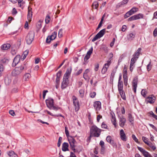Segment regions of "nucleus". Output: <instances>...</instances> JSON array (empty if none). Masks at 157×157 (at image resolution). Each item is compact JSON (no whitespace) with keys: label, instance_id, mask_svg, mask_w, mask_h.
<instances>
[{"label":"nucleus","instance_id":"ddd939ff","mask_svg":"<svg viewBox=\"0 0 157 157\" xmlns=\"http://www.w3.org/2000/svg\"><path fill=\"white\" fill-rule=\"evenodd\" d=\"M138 82V80L137 77H135L134 78L132 82V86L133 88L134 91L135 93L136 92Z\"/></svg>","mask_w":157,"mask_h":157},{"label":"nucleus","instance_id":"b1692460","mask_svg":"<svg viewBox=\"0 0 157 157\" xmlns=\"http://www.w3.org/2000/svg\"><path fill=\"white\" fill-rule=\"evenodd\" d=\"M7 153L10 157H17V155L12 151H8Z\"/></svg>","mask_w":157,"mask_h":157},{"label":"nucleus","instance_id":"f8f14e48","mask_svg":"<svg viewBox=\"0 0 157 157\" xmlns=\"http://www.w3.org/2000/svg\"><path fill=\"white\" fill-rule=\"evenodd\" d=\"M110 60H108L107 63H105V64L104 66L103 67L101 70V73L102 74H105L108 68H109V67L110 64Z\"/></svg>","mask_w":157,"mask_h":157},{"label":"nucleus","instance_id":"a18cd8bd","mask_svg":"<svg viewBox=\"0 0 157 157\" xmlns=\"http://www.w3.org/2000/svg\"><path fill=\"white\" fill-rule=\"evenodd\" d=\"M62 140V138L61 137H59L58 141V143H57V146L58 147H59L60 146L61 142V140Z\"/></svg>","mask_w":157,"mask_h":157},{"label":"nucleus","instance_id":"9b49d317","mask_svg":"<svg viewBox=\"0 0 157 157\" xmlns=\"http://www.w3.org/2000/svg\"><path fill=\"white\" fill-rule=\"evenodd\" d=\"M57 33L56 32H54L52 33V35L50 36H48L46 39V42L48 43L50 42L51 41L54 40L56 37Z\"/></svg>","mask_w":157,"mask_h":157},{"label":"nucleus","instance_id":"c03bdc74","mask_svg":"<svg viewBox=\"0 0 157 157\" xmlns=\"http://www.w3.org/2000/svg\"><path fill=\"white\" fill-rule=\"evenodd\" d=\"M137 59L138 58H137L134 57L133 56V57L132 58V59H131L130 62L132 63H132H133V64H134V63H135V62L136 61Z\"/></svg>","mask_w":157,"mask_h":157},{"label":"nucleus","instance_id":"c85d7f7f","mask_svg":"<svg viewBox=\"0 0 157 157\" xmlns=\"http://www.w3.org/2000/svg\"><path fill=\"white\" fill-rule=\"evenodd\" d=\"M28 53L29 51L28 50H26L24 52L23 54L21 56V59L22 60H23L25 58Z\"/></svg>","mask_w":157,"mask_h":157},{"label":"nucleus","instance_id":"6ab92c4d","mask_svg":"<svg viewBox=\"0 0 157 157\" xmlns=\"http://www.w3.org/2000/svg\"><path fill=\"white\" fill-rule=\"evenodd\" d=\"M136 34L135 32H133L128 34L127 38L128 40L131 41L133 40L135 37Z\"/></svg>","mask_w":157,"mask_h":157},{"label":"nucleus","instance_id":"c9c22d12","mask_svg":"<svg viewBox=\"0 0 157 157\" xmlns=\"http://www.w3.org/2000/svg\"><path fill=\"white\" fill-rule=\"evenodd\" d=\"M142 138L144 142L147 145L150 142L148 141L147 138L143 136Z\"/></svg>","mask_w":157,"mask_h":157},{"label":"nucleus","instance_id":"423d86ee","mask_svg":"<svg viewBox=\"0 0 157 157\" xmlns=\"http://www.w3.org/2000/svg\"><path fill=\"white\" fill-rule=\"evenodd\" d=\"M118 91L121 97L124 100H126L125 93L124 90H123V82H118Z\"/></svg>","mask_w":157,"mask_h":157},{"label":"nucleus","instance_id":"dca6fc26","mask_svg":"<svg viewBox=\"0 0 157 157\" xmlns=\"http://www.w3.org/2000/svg\"><path fill=\"white\" fill-rule=\"evenodd\" d=\"M120 135V136L122 140L124 141H126L127 137L123 129L121 130Z\"/></svg>","mask_w":157,"mask_h":157},{"label":"nucleus","instance_id":"412c9836","mask_svg":"<svg viewBox=\"0 0 157 157\" xmlns=\"http://www.w3.org/2000/svg\"><path fill=\"white\" fill-rule=\"evenodd\" d=\"M147 100L148 102L151 104L155 102V98L154 96L153 97H152V95H151L147 97Z\"/></svg>","mask_w":157,"mask_h":157},{"label":"nucleus","instance_id":"4468645a","mask_svg":"<svg viewBox=\"0 0 157 157\" xmlns=\"http://www.w3.org/2000/svg\"><path fill=\"white\" fill-rule=\"evenodd\" d=\"M21 59L20 56L17 55L14 58L13 62L12 63V66L13 67L15 66L19 62Z\"/></svg>","mask_w":157,"mask_h":157},{"label":"nucleus","instance_id":"3c124183","mask_svg":"<svg viewBox=\"0 0 157 157\" xmlns=\"http://www.w3.org/2000/svg\"><path fill=\"white\" fill-rule=\"evenodd\" d=\"M150 114L151 115V116L155 118L156 120H157V116L155 115L152 112H151L150 113Z\"/></svg>","mask_w":157,"mask_h":157},{"label":"nucleus","instance_id":"680f3d73","mask_svg":"<svg viewBox=\"0 0 157 157\" xmlns=\"http://www.w3.org/2000/svg\"><path fill=\"white\" fill-rule=\"evenodd\" d=\"M102 118V116L101 115H98L97 117V120L98 122H99L100 119L101 118Z\"/></svg>","mask_w":157,"mask_h":157},{"label":"nucleus","instance_id":"cd10ccee","mask_svg":"<svg viewBox=\"0 0 157 157\" xmlns=\"http://www.w3.org/2000/svg\"><path fill=\"white\" fill-rule=\"evenodd\" d=\"M147 145L154 151L156 149V147H155V144L152 143L151 142H149L148 144H147Z\"/></svg>","mask_w":157,"mask_h":157},{"label":"nucleus","instance_id":"a878e982","mask_svg":"<svg viewBox=\"0 0 157 157\" xmlns=\"http://www.w3.org/2000/svg\"><path fill=\"white\" fill-rule=\"evenodd\" d=\"M30 77V74L29 73H26L24 75L23 79L25 81H28Z\"/></svg>","mask_w":157,"mask_h":157},{"label":"nucleus","instance_id":"0e129e2a","mask_svg":"<svg viewBox=\"0 0 157 157\" xmlns=\"http://www.w3.org/2000/svg\"><path fill=\"white\" fill-rule=\"evenodd\" d=\"M134 20H135L134 16L130 17L128 19V21H131Z\"/></svg>","mask_w":157,"mask_h":157},{"label":"nucleus","instance_id":"13d9d810","mask_svg":"<svg viewBox=\"0 0 157 157\" xmlns=\"http://www.w3.org/2000/svg\"><path fill=\"white\" fill-rule=\"evenodd\" d=\"M60 78H56V82L57 85L56 86V87L57 88V85H58L59 83Z\"/></svg>","mask_w":157,"mask_h":157},{"label":"nucleus","instance_id":"7ed1b4c3","mask_svg":"<svg viewBox=\"0 0 157 157\" xmlns=\"http://www.w3.org/2000/svg\"><path fill=\"white\" fill-rule=\"evenodd\" d=\"M26 63L22 64L20 66L15 67L12 72L13 76H16L20 75L22 72L26 69Z\"/></svg>","mask_w":157,"mask_h":157},{"label":"nucleus","instance_id":"2eb2a0df","mask_svg":"<svg viewBox=\"0 0 157 157\" xmlns=\"http://www.w3.org/2000/svg\"><path fill=\"white\" fill-rule=\"evenodd\" d=\"M101 104L100 102L96 101L94 104V106L96 111H98L101 108Z\"/></svg>","mask_w":157,"mask_h":157},{"label":"nucleus","instance_id":"bf43d9fd","mask_svg":"<svg viewBox=\"0 0 157 157\" xmlns=\"http://www.w3.org/2000/svg\"><path fill=\"white\" fill-rule=\"evenodd\" d=\"M82 71V69H80L76 73H75V75H78L81 73Z\"/></svg>","mask_w":157,"mask_h":157},{"label":"nucleus","instance_id":"1a4fd4ad","mask_svg":"<svg viewBox=\"0 0 157 157\" xmlns=\"http://www.w3.org/2000/svg\"><path fill=\"white\" fill-rule=\"evenodd\" d=\"M105 29L101 30L92 39V41L94 42L98 39L102 37L105 34Z\"/></svg>","mask_w":157,"mask_h":157},{"label":"nucleus","instance_id":"393cba45","mask_svg":"<svg viewBox=\"0 0 157 157\" xmlns=\"http://www.w3.org/2000/svg\"><path fill=\"white\" fill-rule=\"evenodd\" d=\"M141 50V48H139L136 51L135 54L133 55V57H134L137 58H138Z\"/></svg>","mask_w":157,"mask_h":157},{"label":"nucleus","instance_id":"4be33fe9","mask_svg":"<svg viewBox=\"0 0 157 157\" xmlns=\"http://www.w3.org/2000/svg\"><path fill=\"white\" fill-rule=\"evenodd\" d=\"M107 142L109 143L112 145H113L114 144V141L112 139V137L110 136H108L106 139Z\"/></svg>","mask_w":157,"mask_h":157},{"label":"nucleus","instance_id":"39448f33","mask_svg":"<svg viewBox=\"0 0 157 157\" xmlns=\"http://www.w3.org/2000/svg\"><path fill=\"white\" fill-rule=\"evenodd\" d=\"M101 132V130L95 125L92 126L90 129V134L93 136L99 137Z\"/></svg>","mask_w":157,"mask_h":157},{"label":"nucleus","instance_id":"4d7b16f0","mask_svg":"<svg viewBox=\"0 0 157 157\" xmlns=\"http://www.w3.org/2000/svg\"><path fill=\"white\" fill-rule=\"evenodd\" d=\"M99 67V65L98 64H97L95 65V68H94V70L95 71H97L98 70V68Z\"/></svg>","mask_w":157,"mask_h":157},{"label":"nucleus","instance_id":"2f4dec72","mask_svg":"<svg viewBox=\"0 0 157 157\" xmlns=\"http://www.w3.org/2000/svg\"><path fill=\"white\" fill-rule=\"evenodd\" d=\"M135 17V20L140 19L141 18H143L144 16L141 14H139L136 15H134Z\"/></svg>","mask_w":157,"mask_h":157},{"label":"nucleus","instance_id":"a211bd4d","mask_svg":"<svg viewBox=\"0 0 157 157\" xmlns=\"http://www.w3.org/2000/svg\"><path fill=\"white\" fill-rule=\"evenodd\" d=\"M126 122V119L123 116H122L120 118L119 124L121 127H123Z\"/></svg>","mask_w":157,"mask_h":157},{"label":"nucleus","instance_id":"6e6d98bb","mask_svg":"<svg viewBox=\"0 0 157 157\" xmlns=\"http://www.w3.org/2000/svg\"><path fill=\"white\" fill-rule=\"evenodd\" d=\"M90 57V56L86 55L85 56L84 58V61L86 62Z\"/></svg>","mask_w":157,"mask_h":157},{"label":"nucleus","instance_id":"69168bd1","mask_svg":"<svg viewBox=\"0 0 157 157\" xmlns=\"http://www.w3.org/2000/svg\"><path fill=\"white\" fill-rule=\"evenodd\" d=\"M153 35L155 36H157V28H156L153 31Z\"/></svg>","mask_w":157,"mask_h":157},{"label":"nucleus","instance_id":"72a5a7b5","mask_svg":"<svg viewBox=\"0 0 157 157\" xmlns=\"http://www.w3.org/2000/svg\"><path fill=\"white\" fill-rule=\"evenodd\" d=\"M98 3L97 1H95L93 3L92 5V6H94L95 9H98Z\"/></svg>","mask_w":157,"mask_h":157},{"label":"nucleus","instance_id":"c756f323","mask_svg":"<svg viewBox=\"0 0 157 157\" xmlns=\"http://www.w3.org/2000/svg\"><path fill=\"white\" fill-rule=\"evenodd\" d=\"M111 122L112 124L114 125L115 127H116L117 125L115 117L113 116L112 114H111Z\"/></svg>","mask_w":157,"mask_h":157},{"label":"nucleus","instance_id":"052dcab7","mask_svg":"<svg viewBox=\"0 0 157 157\" xmlns=\"http://www.w3.org/2000/svg\"><path fill=\"white\" fill-rule=\"evenodd\" d=\"M96 93L94 92H93V93H91L90 94V96L91 98H94V97L96 95Z\"/></svg>","mask_w":157,"mask_h":157},{"label":"nucleus","instance_id":"5701e85b","mask_svg":"<svg viewBox=\"0 0 157 157\" xmlns=\"http://www.w3.org/2000/svg\"><path fill=\"white\" fill-rule=\"evenodd\" d=\"M11 45L9 44H4L1 46V49L3 50H7L9 49Z\"/></svg>","mask_w":157,"mask_h":157},{"label":"nucleus","instance_id":"774afa93","mask_svg":"<svg viewBox=\"0 0 157 157\" xmlns=\"http://www.w3.org/2000/svg\"><path fill=\"white\" fill-rule=\"evenodd\" d=\"M126 26L125 25H124L122 26V29H121V30L123 32H124L126 29Z\"/></svg>","mask_w":157,"mask_h":157},{"label":"nucleus","instance_id":"f3484780","mask_svg":"<svg viewBox=\"0 0 157 157\" xmlns=\"http://www.w3.org/2000/svg\"><path fill=\"white\" fill-rule=\"evenodd\" d=\"M32 8L29 6L28 7V19L29 22L31 21V19L32 17Z\"/></svg>","mask_w":157,"mask_h":157},{"label":"nucleus","instance_id":"bb28decb","mask_svg":"<svg viewBox=\"0 0 157 157\" xmlns=\"http://www.w3.org/2000/svg\"><path fill=\"white\" fill-rule=\"evenodd\" d=\"M5 68V67L4 65L2 63H0V77L2 75L3 72Z\"/></svg>","mask_w":157,"mask_h":157},{"label":"nucleus","instance_id":"8fccbe9b","mask_svg":"<svg viewBox=\"0 0 157 157\" xmlns=\"http://www.w3.org/2000/svg\"><path fill=\"white\" fill-rule=\"evenodd\" d=\"M83 77L86 80H89V78L87 74H84L83 75Z\"/></svg>","mask_w":157,"mask_h":157},{"label":"nucleus","instance_id":"473e14b6","mask_svg":"<svg viewBox=\"0 0 157 157\" xmlns=\"http://www.w3.org/2000/svg\"><path fill=\"white\" fill-rule=\"evenodd\" d=\"M138 9L137 8L134 7L132 8L129 11L132 14L134 13L137 11Z\"/></svg>","mask_w":157,"mask_h":157},{"label":"nucleus","instance_id":"0eeeda50","mask_svg":"<svg viewBox=\"0 0 157 157\" xmlns=\"http://www.w3.org/2000/svg\"><path fill=\"white\" fill-rule=\"evenodd\" d=\"M34 34L33 32L30 31L27 34L26 37V40L28 44H30L32 43L34 38Z\"/></svg>","mask_w":157,"mask_h":157},{"label":"nucleus","instance_id":"603ef678","mask_svg":"<svg viewBox=\"0 0 157 157\" xmlns=\"http://www.w3.org/2000/svg\"><path fill=\"white\" fill-rule=\"evenodd\" d=\"M147 70L148 71H150L151 68V63L150 62L147 65Z\"/></svg>","mask_w":157,"mask_h":157},{"label":"nucleus","instance_id":"f03ea898","mask_svg":"<svg viewBox=\"0 0 157 157\" xmlns=\"http://www.w3.org/2000/svg\"><path fill=\"white\" fill-rule=\"evenodd\" d=\"M72 69L71 68H68L64 75L63 80L62 83V88L64 89L69 84L68 78L70 75Z\"/></svg>","mask_w":157,"mask_h":157},{"label":"nucleus","instance_id":"5fc2aeb1","mask_svg":"<svg viewBox=\"0 0 157 157\" xmlns=\"http://www.w3.org/2000/svg\"><path fill=\"white\" fill-rule=\"evenodd\" d=\"M62 73L61 71H59L56 74V78H60Z\"/></svg>","mask_w":157,"mask_h":157},{"label":"nucleus","instance_id":"338daca9","mask_svg":"<svg viewBox=\"0 0 157 157\" xmlns=\"http://www.w3.org/2000/svg\"><path fill=\"white\" fill-rule=\"evenodd\" d=\"M99 144L101 145V147H105V146H104V141H103L102 140H101L100 141Z\"/></svg>","mask_w":157,"mask_h":157},{"label":"nucleus","instance_id":"7c9ffc66","mask_svg":"<svg viewBox=\"0 0 157 157\" xmlns=\"http://www.w3.org/2000/svg\"><path fill=\"white\" fill-rule=\"evenodd\" d=\"M11 82V80L8 77H6L5 79V83L6 85H8Z\"/></svg>","mask_w":157,"mask_h":157},{"label":"nucleus","instance_id":"20e7f679","mask_svg":"<svg viewBox=\"0 0 157 157\" xmlns=\"http://www.w3.org/2000/svg\"><path fill=\"white\" fill-rule=\"evenodd\" d=\"M46 103L47 107L50 109H53L56 111L60 109V107L54 105V101L52 99L49 98L46 100Z\"/></svg>","mask_w":157,"mask_h":157},{"label":"nucleus","instance_id":"aec40b11","mask_svg":"<svg viewBox=\"0 0 157 157\" xmlns=\"http://www.w3.org/2000/svg\"><path fill=\"white\" fill-rule=\"evenodd\" d=\"M69 145L68 143L64 142L62 145V150L63 151H65L69 150L68 149Z\"/></svg>","mask_w":157,"mask_h":157},{"label":"nucleus","instance_id":"f704fd0d","mask_svg":"<svg viewBox=\"0 0 157 157\" xmlns=\"http://www.w3.org/2000/svg\"><path fill=\"white\" fill-rule=\"evenodd\" d=\"M128 118L130 122L132 124L133 123L134 119L132 115L131 114L129 113L128 114Z\"/></svg>","mask_w":157,"mask_h":157},{"label":"nucleus","instance_id":"4c0bfd02","mask_svg":"<svg viewBox=\"0 0 157 157\" xmlns=\"http://www.w3.org/2000/svg\"><path fill=\"white\" fill-rule=\"evenodd\" d=\"M84 91L82 89H81L79 90V93L80 96L82 98L84 95Z\"/></svg>","mask_w":157,"mask_h":157},{"label":"nucleus","instance_id":"6e6552de","mask_svg":"<svg viewBox=\"0 0 157 157\" xmlns=\"http://www.w3.org/2000/svg\"><path fill=\"white\" fill-rule=\"evenodd\" d=\"M73 104L75 106V110L76 111L78 110L80 108L79 101L76 97L75 96H72Z\"/></svg>","mask_w":157,"mask_h":157},{"label":"nucleus","instance_id":"09e8293b","mask_svg":"<svg viewBox=\"0 0 157 157\" xmlns=\"http://www.w3.org/2000/svg\"><path fill=\"white\" fill-rule=\"evenodd\" d=\"M9 113L12 116L14 117L15 115V113L14 111L12 110H10L9 111Z\"/></svg>","mask_w":157,"mask_h":157},{"label":"nucleus","instance_id":"79ce46f5","mask_svg":"<svg viewBox=\"0 0 157 157\" xmlns=\"http://www.w3.org/2000/svg\"><path fill=\"white\" fill-rule=\"evenodd\" d=\"M146 93H147V91H146V89H143L142 90V91H141V94L144 97H145L146 94Z\"/></svg>","mask_w":157,"mask_h":157},{"label":"nucleus","instance_id":"f257e3e1","mask_svg":"<svg viewBox=\"0 0 157 157\" xmlns=\"http://www.w3.org/2000/svg\"><path fill=\"white\" fill-rule=\"evenodd\" d=\"M65 128V134L68 139L71 148L74 152H75L76 151L75 147L77 143L76 141L73 137L69 136V134L67 127L66 126Z\"/></svg>","mask_w":157,"mask_h":157},{"label":"nucleus","instance_id":"49530a36","mask_svg":"<svg viewBox=\"0 0 157 157\" xmlns=\"http://www.w3.org/2000/svg\"><path fill=\"white\" fill-rule=\"evenodd\" d=\"M132 15V13L130 12L129 11L125 15V18H127L129 17L130 16Z\"/></svg>","mask_w":157,"mask_h":157},{"label":"nucleus","instance_id":"37998d69","mask_svg":"<svg viewBox=\"0 0 157 157\" xmlns=\"http://www.w3.org/2000/svg\"><path fill=\"white\" fill-rule=\"evenodd\" d=\"M134 67V64H133V63H132L130 62V70L132 72L133 71V69Z\"/></svg>","mask_w":157,"mask_h":157},{"label":"nucleus","instance_id":"de8ad7c7","mask_svg":"<svg viewBox=\"0 0 157 157\" xmlns=\"http://www.w3.org/2000/svg\"><path fill=\"white\" fill-rule=\"evenodd\" d=\"M132 137L133 139L136 143H138V139L133 134L132 136Z\"/></svg>","mask_w":157,"mask_h":157},{"label":"nucleus","instance_id":"e433bc0d","mask_svg":"<svg viewBox=\"0 0 157 157\" xmlns=\"http://www.w3.org/2000/svg\"><path fill=\"white\" fill-rule=\"evenodd\" d=\"M50 17L49 15H47L45 19V22L46 24H48L49 23L50 21Z\"/></svg>","mask_w":157,"mask_h":157},{"label":"nucleus","instance_id":"864d4df0","mask_svg":"<svg viewBox=\"0 0 157 157\" xmlns=\"http://www.w3.org/2000/svg\"><path fill=\"white\" fill-rule=\"evenodd\" d=\"M101 128L105 129H107V126L104 122H102L101 125Z\"/></svg>","mask_w":157,"mask_h":157},{"label":"nucleus","instance_id":"e2e57ef3","mask_svg":"<svg viewBox=\"0 0 157 157\" xmlns=\"http://www.w3.org/2000/svg\"><path fill=\"white\" fill-rule=\"evenodd\" d=\"M105 147H101V154H104L105 152Z\"/></svg>","mask_w":157,"mask_h":157},{"label":"nucleus","instance_id":"58836bf2","mask_svg":"<svg viewBox=\"0 0 157 157\" xmlns=\"http://www.w3.org/2000/svg\"><path fill=\"white\" fill-rule=\"evenodd\" d=\"M63 36V29H61L59 31L58 36L59 37H61Z\"/></svg>","mask_w":157,"mask_h":157},{"label":"nucleus","instance_id":"a19ab883","mask_svg":"<svg viewBox=\"0 0 157 157\" xmlns=\"http://www.w3.org/2000/svg\"><path fill=\"white\" fill-rule=\"evenodd\" d=\"M24 3L23 0H18V5L20 7H21L24 4Z\"/></svg>","mask_w":157,"mask_h":157},{"label":"nucleus","instance_id":"ea45409f","mask_svg":"<svg viewBox=\"0 0 157 157\" xmlns=\"http://www.w3.org/2000/svg\"><path fill=\"white\" fill-rule=\"evenodd\" d=\"M93 47H91V48H90V49L87 52L86 55H88L89 56H90V55L92 54L93 52Z\"/></svg>","mask_w":157,"mask_h":157},{"label":"nucleus","instance_id":"9d476101","mask_svg":"<svg viewBox=\"0 0 157 157\" xmlns=\"http://www.w3.org/2000/svg\"><path fill=\"white\" fill-rule=\"evenodd\" d=\"M137 149L141 152L144 157H152L149 152L145 150L143 148L139 147H138Z\"/></svg>","mask_w":157,"mask_h":157}]
</instances>
